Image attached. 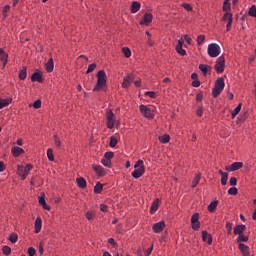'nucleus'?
Instances as JSON below:
<instances>
[{
  "label": "nucleus",
  "instance_id": "1",
  "mask_svg": "<svg viewBox=\"0 0 256 256\" xmlns=\"http://www.w3.org/2000/svg\"><path fill=\"white\" fill-rule=\"evenodd\" d=\"M105 87H107V74L105 70H100L97 73V83L93 88V91H105Z\"/></svg>",
  "mask_w": 256,
  "mask_h": 256
},
{
  "label": "nucleus",
  "instance_id": "2",
  "mask_svg": "<svg viewBox=\"0 0 256 256\" xmlns=\"http://www.w3.org/2000/svg\"><path fill=\"white\" fill-rule=\"evenodd\" d=\"M134 179H139L145 175V163L143 160H137L134 164V171L132 172Z\"/></svg>",
  "mask_w": 256,
  "mask_h": 256
},
{
  "label": "nucleus",
  "instance_id": "3",
  "mask_svg": "<svg viewBox=\"0 0 256 256\" xmlns=\"http://www.w3.org/2000/svg\"><path fill=\"white\" fill-rule=\"evenodd\" d=\"M223 89H225V79L218 78L215 82L214 88L212 89V97H219V95L223 93Z\"/></svg>",
  "mask_w": 256,
  "mask_h": 256
},
{
  "label": "nucleus",
  "instance_id": "4",
  "mask_svg": "<svg viewBox=\"0 0 256 256\" xmlns=\"http://www.w3.org/2000/svg\"><path fill=\"white\" fill-rule=\"evenodd\" d=\"M139 109L140 113L143 115V117H145V119L151 120L155 118V112L147 105L141 104Z\"/></svg>",
  "mask_w": 256,
  "mask_h": 256
},
{
  "label": "nucleus",
  "instance_id": "5",
  "mask_svg": "<svg viewBox=\"0 0 256 256\" xmlns=\"http://www.w3.org/2000/svg\"><path fill=\"white\" fill-rule=\"evenodd\" d=\"M33 169V165L27 164L26 167L19 165L17 167V173L18 175L25 181L27 179V175H29V172Z\"/></svg>",
  "mask_w": 256,
  "mask_h": 256
},
{
  "label": "nucleus",
  "instance_id": "6",
  "mask_svg": "<svg viewBox=\"0 0 256 256\" xmlns=\"http://www.w3.org/2000/svg\"><path fill=\"white\" fill-rule=\"evenodd\" d=\"M221 53V47H219V44L212 43L208 45V55L211 57H219V54Z\"/></svg>",
  "mask_w": 256,
  "mask_h": 256
},
{
  "label": "nucleus",
  "instance_id": "7",
  "mask_svg": "<svg viewBox=\"0 0 256 256\" xmlns=\"http://www.w3.org/2000/svg\"><path fill=\"white\" fill-rule=\"evenodd\" d=\"M106 125L108 129H113L115 127V114L113 113V110H108L106 112Z\"/></svg>",
  "mask_w": 256,
  "mask_h": 256
},
{
  "label": "nucleus",
  "instance_id": "8",
  "mask_svg": "<svg viewBox=\"0 0 256 256\" xmlns=\"http://www.w3.org/2000/svg\"><path fill=\"white\" fill-rule=\"evenodd\" d=\"M191 227L193 231H199L201 229V222L199 221V213H194L191 217Z\"/></svg>",
  "mask_w": 256,
  "mask_h": 256
},
{
  "label": "nucleus",
  "instance_id": "9",
  "mask_svg": "<svg viewBox=\"0 0 256 256\" xmlns=\"http://www.w3.org/2000/svg\"><path fill=\"white\" fill-rule=\"evenodd\" d=\"M222 21H227L226 31L229 33V31H231V25H233V14L231 12H225Z\"/></svg>",
  "mask_w": 256,
  "mask_h": 256
},
{
  "label": "nucleus",
  "instance_id": "10",
  "mask_svg": "<svg viewBox=\"0 0 256 256\" xmlns=\"http://www.w3.org/2000/svg\"><path fill=\"white\" fill-rule=\"evenodd\" d=\"M92 168L97 177H105V175H107V170L101 165L93 164Z\"/></svg>",
  "mask_w": 256,
  "mask_h": 256
},
{
  "label": "nucleus",
  "instance_id": "11",
  "mask_svg": "<svg viewBox=\"0 0 256 256\" xmlns=\"http://www.w3.org/2000/svg\"><path fill=\"white\" fill-rule=\"evenodd\" d=\"M165 227H167L165 221H160L153 224L152 231L154 233H162L165 230Z\"/></svg>",
  "mask_w": 256,
  "mask_h": 256
},
{
  "label": "nucleus",
  "instance_id": "12",
  "mask_svg": "<svg viewBox=\"0 0 256 256\" xmlns=\"http://www.w3.org/2000/svg\"><path fill=\"white\" fill-rule=\"evenodd\" d=\"M183 45H185V40H183V38H180L178 40V44L176 45V51L179 55L185 56L187 55V51L183 49Z\"/></svg>",
  "mask_w": 256,
  "mask_h": 256
},
{
  "label": "nucleus",
  "instance_id": "13",
  "mask_svg": "<svg viewBox=\"0 0 256 256\" xmlns=\"http://www.w3.org/2000/svg\"><path fill=\"white\" fill-rule=\"evenodd\" d=\"M133 79V74H129L128 76L124 77L122 82L123 89H129V87H131V83H133Z\"/></svg>",
  "mask_w": 256,
  "mask_h": 256
},
{
  "label": "nucleus",
  "instance_id": "14",
  "mask_svg": "<svg viewBox=\"0 0 256 256\" xmlns=\"http://www.w3.org/2000/svg\"><path fill=\"white\" fill-rule=\"evenodd\" d=\"M226 171H239V169H243V162H234L230 166H226Z\"/></svg>",
  "mask_w": 256,
  "mask_h": 256
},
{
  "label": "nucleus",
  "instance_id": "15",
  "mask_svg": "<svg viewBox=\"0 0 256 256\" xmlns=\"http://www.w3.org/2000/svg\"><path fill=\"white\" fill-rule=\"evenodd\" d=\"M153 22V14L145 13L142 20L140 21V25H149Z\"/></svg>",
  "mask_w": 256,
  "mask_h": 256
},
{
  "label": "nucleus",
  "instance_id": "16",
  "mask_svg": "<svg viewBox=\"0 0 256 256\" xmlns=\"http://www.w3.org/2000/svg\"><path fill=\"white\" fill-rule=\"evenodd\" d=\"M202 241L204 243H208L209 245L213 244V236L211 234H208L207 231H202Z\"/></svg>",
  "mask_w": 256,
  "mask_h": 256
},
{
  "label": "nucleus",
  "instance_id": "17",
  "mask_svg": "<svg viewBox=\"0 0 256 256\" xmlns=\"http://www.w3.org/2000/svg\"><path fill=\"white\" fill-rule=\"evenodd\" d=\"M161 203V199L156 198L150 207V214L154 215V213H157V210L159 209V204Z\"/></svg>",
  "mask_w": 256,
  "mask_h": 256
},
{
  "label": "nucleus",
  "instance_id": "18",
  "mask_svg": "<svg viewBox=\"0 0 256 256\" xmlns=\"http://www.w3.org/2000/svg\"><path fill=\"white\" fill-rule=\"evenodd\" d=\"M238 249L242 253L243 256H249L250 255L249 246L245 245L244 243H240L238 245Z\"/></svg>",
  "mask_w": 256,
  "mask_h": 256
},
{
  "label": "nucleus",
  "instance_id": "19",
  "mask_svg": "<svg viewBox=\"0 0 256 256\" xmlns=\"http://www.w3.org/2000/svg\"><path fill=\"white\" fill-rule=\"evenodd\" d=\"M246 226L244 224H239L234 227L233 233L234 235H243L245 232Z\"/></svg>",
  "mask_w": 256,
  "mask_h": 256
},
{
  "label": "nucleus",
  "instance_id": "20",
  "mask_svg": "<svg viewBox=\"0 0 256 256\" xmlns=\"http://www.w3.org/2000/svg\"><path fill=\"white\" fill-rule=\"evenodd\" d=\"M31 81L33 82H38V83H43V74H41V72L37 71L34 72L31 76Z\"/></svg>",
  "mask_w": 256,
  "mask_h": 256
},
{
  "label": "nucleus",
  "instance_id": "21",
  "mask_svg": "<svg viewBox=\"0 0 256 256\" xmlns=\"http://www.w3.org/2000/svg\"><path fill=\"white\" fill-rule=\"evenodd\" d=\"M218 173L221 175V185H227V181L229 180V173L224 172L223 170H219Z\"/></svg>",
  "mask_w": 256,
  "mask_h": 256
},
{
  "label": "nucleus",
  "instance_id": "22",
  "mask_svg": "<svg viewBox=\"0 0 256 256\" xmlns=\"http://www.w3.org/2000/svg\"><path fill=\"white\" fill-rule=\"evenodd\" d=\"M11 151H12L13 157H19L20 155H22V153H25V150H23V148L19 146L12 147Z\"/></svg>",
  "mask_w": 256,
  "mask_h": 256
},
{
  "label": "nucleus",
  "instance_id": "23",
  "mask_svg": "<svg viewBox=\"0 0 256 256\" xmlns=\"http://www.w3.org/2000/svg\"><path fill=\"white\" fill-rule=\"evenodd\" d=\"M139 9H141V3L138 1H133L130 8L131 13H137Z\"/></svg>",
  "mask_w": 256,
  "mask_h": 256
},
{
  "label": "nucleus",
  "instance_id": "24",
  "mask_svg": "<svg viewBox=\"0 0 256 256\" xmlns=\"http://www.w3.org/2000/svg\"><path fill=\"white\" fill-rule=\"evenodd\" d=\"M76 183L80 189H85V187H87V180H85L83 177L77 178Z\"/></svg>",
  "mask_w": 256,
  "mask_h": 256
},
{
  "label": "nucleus",
  "instance_id": "25",
  "mask_svg": "<svg viewBox=\"0 0 256 256\" xmlns=\"http://www.w3.org/2000/svg\"><path fill=\"white\" fill-rule=\"evenodd\" d=\"M13 99L7 98V99H1L0 98V109H3V107H8V105H11Z\"/></svg>",
  "mask_w": 256,
  "mask_h": 256
},
{
  "label": "nucleus",
  "instance_id": "26",
  "mask_svg": "<svg viewBox=\"0 0 256 256\" xmlns=\"http://www.w3.org/2000/svg\"><path fill=\"white\" fill-rule=\"evenodd\" d=\"M217 205H219V201H218V200L212 201V202L208 205V211H209V213L215 212V209H217Z\"/></svg>",
  "mask_w": 256,
  "mask_h": 256
},
{
  "label": "nucleus",
  "instance_id": "27",
  "mask_svg": "<svg viewBox=\"0 0 256 256\" xmlns=\"http://www.w3.org/2000/svg\"><path fill=\"white\" fill-rule=\"evenodd\" d=\"M7 53H5V51L0 48V61L2 62L3 65H7Z\"/></svg>",
  "mask_w": 256,
  "mask_h": 256
},
{
  "label": "nucleus",
  "instance_id": "28",
  "mask_svg": "<svg viewBox=\"0 0 256 256\" xmlns=\"http://www.w3.org/2000/svg\"><path fill=\"white\" fill-rule=\"evenodd\" d=\"M249 241V237L245 234H240L237 238L238 245H241V243H247Z\"/></svg>",
  "mask_w": 256,
  "mask_h": 256
},
{
  "label": "nucleus",
  "instance_id": "29",
  "mask_svg": "<svg viewBox=\"0 0 256 256\" xmlns=\"http://www.w3.org/2000/svg\"><path fill=\"white\" fill-rule=\"evenodd\" d=\"M231 0H224L223 2V7H222V11H224V13H227V11H231Z\"/></svg>",
  "mask_w": 256,
  "mask_h": 256
},
{
  "label": "nucleus",
  "instance_id": "30",
  "mask_svg": "<svg viewBox=\"0 0 256 256\" xmlns=\"http://www.w3.org/2000/svg\"><path fill=\"white\" fill-rule=\"evenodd\" d=\"M76 63H82V65H87V63H89V58H87V56L85 55H80L77 58Z\"/></svg>",
  "mask_w": 256,
  "mask_h": 256
},
{
  "label": "nucleus",
  "instance_id": "31",
  "mask_svg": "<svg viewBox=\"0 0 256 256\" xmlns=\"http://www.w3.org/2000/svg\"><path fill=\"white\" fill-rule=\"evenodd\" d=\"M42 223L41 218L37 217L35 220V233H39L41 231Z\"/></svg>",
  "mask_w": 256,
  "mask_h": 256
},
{
  "label": "nucleus",
  "instance_id": "32",
  "mask_svg": "<svg viewBox=\"0 0 256 256\" xmlns=\"http://www.w3.org/2000/svg\"><path fill=\"white\" fill-rule=\"evenodd\" d=\"M158 140L162 143V144H165V143H169L171 141V136H169V134H164L162 136H160L158 138Z\"/></svg>",
  "mask_w": 256,
  "mask_h": 256
},
{
  "label": "nucleus",
  "instance_id": "33",
  "mask_svg": "<svg viewBox=\"0 0 256 256\" xmlns=\"http://www.w3.org/2000/svg\"><path fill=\"white\" fill-rule=\"evenodd\" d=\"M199 181H201V174H196L192 181V185H191L192 189H195V187L199 185Z\"/></svg>",
  "mask_w": 256,
  "mask_h": 256
},
{
  "label": "nucleus",
  "instance_id": "34",
  "mask_svg": "<svg viewBox=\"0 0 256 256\" xmlns=\"http://www.w3.org/2000/svg\"><path fill=\"white\" fill-rule=\"evenodd\" d=\"M241 107H242V104L239 103L237 105V107L232 111V113H231L232 119H235V117H237V115H239V113H241Z\"/></svg>",
  "mask_w": 256,
  "mask_h": 256
},
{
  "label": "nucleus",
  "instance_id": "35",
  "mask_svg": "<svg viewBox=\"0 0 256 256\" xmlns=\"http://www.w3.org/2000/svg\"><path fill=\"white\" fill-rule=\"evenodd\" d=\"M39 203L43 206V209H47V211L51 210V206L47 205V202L45 201V197L40 196L39 197Z\"/></svg>",
  "mask_w": 256,
  "mask_h": 256
},
{
  "label": "nucleus",
  "instance_id": "36",
  "mask_svg": "<svg viewBox=\"0 0 256 256\" xmlns=\"http://www.w3.org/2000/svg\"><path fill=\"white\" fill-rule=\"evenodd\" d=\"M103 191V184L101 182H97L96 185L94 186V193L97 195L101 194Z\"/></svg>",
  "mask_w": 256,
  "mask_h": 256
},
{
  "label": "nucleus",
  "instance_id": "37",
  "mask_svg": "<svg viewBox=\"0 0 256 256\" xmlns=\"http://www.w3.org/2000/svg\"><path fill=\"white\" fill-rule=\"evenodd\" d=\"M19 79H21V81H24V79H27V68L26 67H22V69L19 71Z\"/></svg>",
  "mask_w": 256,
  "mask_h": 256
},
{
  "label": "nucleus",
  "instance_id": "38",
  "mask_svg": "<svg viewBox=\"0 0 256 256\" xmlns=\"http://www.w3.org/2000/svg\"><path fill=\"white\" fill-rule=\"evenodd\" d=\"M122 53L124 54V56L129 59V57H131V49L129 47H123L122 48Z\"/></svg>",
  "mask_w": 256,
  "mask_h": 256
},
{
  "label": "nucleus",
  "instance_id": "39",
  "mask_svg": "<svg viewBox=\"0 0 256 256\" xmlns=\"http://www.w3.org/2000/svg\"><path fill=\"white\" fill-rule=\"evenodd\" d=\"M117 143H119V140H117V138L115 136H112L110 138L109 146L112 148H115V147H117Z\"/></svg>",
  "mask_w": 256,
  "mask_h": 256
},
{
  "label": "nucleus",
  "instance_id": "40",
  "mask_svg": "<svg viewBox=\"0 0 256 256\" xmlns=\"http://www.w3.org/2000/svg\"><path fill=\"white\" fill-rule=\"evenodd\" d=\"M102 165H104V167H108V169H111L112 167V163L111 160H108L106 158L101 160Z\"/></svg>",
  "mask_w": 256,
  "mask_h": 256
},
{
  "label": "nucleus",
  "instance_id": "41",
  "mask_svg": "<svg viewBox=\"0 0 256 256\" xmlns=\"http://www.w3.org/2000/svg\"><path fill=\"white\" fill-rule=\"evenodd\" d=\"M250 17H256V6L252 5L248 11Z\"/></svg>",
  "mask_w": 256,
  "mask_h": 256
},
{
  "label": "nucleus",
  "instance_id": "42",
  "mask_svg": "<svg viewBox=\"0 0 256 256\" xmlns=\"http://www.w3.org/2000/svg\"><path fill=\"white\" fill-rule=\"evenodd\" d=\"M145 95L150 97V99H157V93L155 91H147L145 92Z\"/></svg>",
  "mask_w": 256,
  "mask_h": 256
},
{
  "label": "nucleus",
  "instance_id": "43",
  "mask_svg": "<svg viewBox=\"0 0 256 256\" xmlns=\"http://www.w3.org/2000/svg\"><path fill=\"white\" fill-rule=\"evenodd\" d=\"M199 69L203 75H207L209 71V67L207 65H199Z\"/></svg>",
  "mask_w": 256,
  "mask_h": 256
},
{
  "label": "nucleus",
  "instance_id": "44",
  "mask_svg": "<svg viewBox=\"0 0 256 256\" xmlns=\"http://www.w3.org/2000/svg\"><path fill=\"white\" fill-rule=\"evenodd\" d=\"M205 42V35H198L197 36V45L201 46Z\"/></svg>",
  "mask_w": 256,
  "mask_h": 256
},
{
  "label": "nucleus",
  "instance_id": "45",
  "mask_svg": "<svg viewBox=\"0 0 256 256\" xmlns=\"http://www.w3.org/2000/svg\"><path fill=\"white\" fill-rule=\"evenodd\" d=\"M18 239H19V236L16 233L10 234V237H9L10 242L16 243Z\"/></svg>",
  "mask_w": 256,
  "mask_h": 256
},
{
  "label": "nucleus",
  "instance_id": "46",
  "mask_svg": "<svg viewBox=\"0 0 256 256\" xmlns=\"http://www.w3.org/2000/svg\"><path fill=\"white\" fill-rule=\"evenodd\" d=\"M47 157H48L49 161H54L55 156L53 155V149L49 148L47 150Z\"/></svg>",
  "mask_w": 256,
  "mask_h": 256
},
{
  "label": "nucleus",
  "instance_id": "47",
  "mask_svg": "<svg viewBox=\"0 0 256 256\" xmlns=\"http://www.w3.org/2000/svg\"><path fill=\"white\" fill-rule=\"evenodd\" d=\"M113 157H115V153L114 152H106L104 154V159H108V161H111L113 159Z\"/></svg>",
  "mask_w": 256,
  "mask_h": 256
},
{
  "label": "nucleus",
  "instance_id": "48",
  "mask_svg": "<svg viewBox=\"0 0 256 256\" xmlns=\"http://www.w3.org/2000/svg\"><path fill=\"white\" fill-rule=\"evenodd\" d=\"M180 7H183L186 11H193V6L189 3H182L180 4Z\"/></svg>",
  "mask_w": 256,
  "mask_h": 256
},
{
  "label": "nucleus",
  "instance_id": "49",
  "mask_svg": "<svg viewBox=\"0 0 256 256\" xmlns=\"http://www.w3.org/2000/svg\"><path fill=\"white\" fill-rule=\"evenodd\" d=\"M226 231H228V235H231L232 231H233V223L231 222H226Z\"/></svg>",
  "mask_w": 256,
  "mask_h": 256
},
{
  "label": "nucleus",
  "instance_id": "50",
  "mask_svg": "<svg viewBox=\"0 0 256 256\" xmlns=\"http://www.w3.org/2000/svg\"><path fill=\"white\" fill-rule=\"evenodd\" d=\"M239 193V190L236 187H231L228 190V195H237Z\"/></svg>",
  "mask_w": 256,
  "mask_h": 256
},
{
  "label": "nucleus",
  "instance_id": "51",
  "mask_svg": "<svg viewBox=\"0 0 256 256\" xmlns=\"http://www.w3.org/2000/svg\"><path fill=\"white\" fill-rule=\"evenodd\" d=\"M216 65H225V56H220L218 57L217 61H216Z\"/></svg>",
  "mask_w": 256,
  "mask_h": 256
},
{
  "label": "nucleus",
  "instance_id": "52",
  "mask_svg": "<svg viewBox=\"0 0 256 256\" xmlns=\"http://www.w3.org/2000/svg\"><path fill=\"white\" fill-rule=\"evenodd\" d=\"M2 252L4 253V255H11V247L3 246Z\"/></svg>",
  "mask_w": 256,
  "mask_h": 256
},
{
  "label": "nucleus",
  "instance_id": "53",
  "mask_svg": "<svg viewBox=\"0 0 256 256\" xmlns=\"http://www.w3.org/2000/svg\"><path fill=\"white\" fill-rule=\"evenodd\" d=\"M94 217H95V212L93 211L86 212V218L88 219V221H91V219H93Z\"/></svg>",
  "mask_w": 256,
  "mask_h": 256
},
{
  "label": "nucleus",
  "instance_id": "54",
  "mask_svg": "<svg viewBox=\"0 0 256 256\" xmlns=\"http://www.w3.org/2000/svg\"><path fill=\"white\" fill-rule=\"evenodd\" d=\"M215 70L217 73H223L225 71V65H216Z\"/></svg>",
  "mask_w": 256,
  "mask_h": 256
},
{
  "label": "nucleus",
  "instance_id": "55",
  "mask_svg": "<svg viewBox=\"0 0 256 256\" xmlns=\"http://www.w3.org/2000/svg\"><path fill=\"white\" fill-rule=\"evenodd\" d=\"M100 211H102V213H107L109 211V206H107V204H101Z\"/></svg>",
  "mask_w": 256,
  "mask_h": 256
},
{
  "label": "nucleus",
  "instance_id": "56",
  "mask_svg": "<svg viewBox=\"0 0 256 256\" xmlns=\"http://www.w3.org/2000/svg\"><path fill=\"white\" fill-rule=\"evenodd\" d=\"M11 10V6L10 5H6L3 9V16L7 17V13H9V11Z\"/></svg>",
  "mask_w": 256,
  "mask_h": 256
},
{
  "label": "nucleus",
  "instance_id": "57",
  "mask_svg": "<svg viewBox=\"0 0 256 256\" xmlns=\"http://www.w3.org/2000/svg\"><path fill=\"white\" fill-rule=\"evenodd\" d=\"M229 183H230L231 187H235L237 185V179L235 177H231L229 179Z\"/></svg>",
  "mask_w": 256,
  "mask_h": 256
},
{
  "label": "nucleus",
  "instance_id": "58",
  "mask_svg": "<svg viewBox=\"0 0 256 256\" xmlns=\"http://www.w3.org/2000/svg\"><path fill=\"white\" fill-rule=\"evenodd\" d=\"M33 107H34V109H41V100H36L33 103Z\"/></svg>",
  "mask_w": 256,
  "mask_h": 256
},
{
  "label": "nucleus",
  "instance_id": "59",
  "mask_svg": "<svg viewBox=\"0 0 256 256\" xmlns=\"http://www.w3.org/2000/svg\"><path fill=\"white\" fill-rule=\"evenodd\" d=\"M183 41H186L188 45H191L193 40L191 39V37H189V35L185 34Z\"/></svg>",
  "mask_w": 256,
  "mask_h": 256
},
{
  "label": "nucleus",
  "instance_id": "60",
  "mask_svg": "<svg viewBox=\"0 0 256 256\" xmlns=\"http://www.w3.org/2000/svg\"><path fill=\"white\" fill-rule=\"evenodd\" d=\"M35 253H37V250H35V248L30 247V248L28 249V255H29V256H35Z\"/></svg>",
  "mask_w": 256,
  "mask_h": 256
},
{
  "label": "nucleus",
  "instance_id": "61",
  "mask_svg": "<svg viewBox=\"0 0 256 256\" xmlns=\"http://www.w3.org/2000/svg\"><path fill=\"white\" fill-rule=\"evenodd\" d=\"M196 114L198 117H203V106L198 107Z\"/></svg>",
  "mask_w": 256,
  "mask_h": 256
},
{
  "label": "nucleus",
  "instance_id": "62",
  "mask_svg": "<svg viewBox=\"0 0 256 256\" xmlns=\"http://www.w3.org/2000/svg\"><path fill=\"white\" fill-rule=\"evenodd\" d=\"M54 143L56 147H61V140H59V137L54 136Z\"/></svg>",
  "mask_w": 256,
  "mask_h": 256
},
{
  "label": "nucleus",
  "instance_id": "63",
  "mask_svg": "<svg viewBox=\"0 0 256 256\" xmlns=\"http://www.w3.org/2000/svg\"><path fill=\"white\" fill-rule=\"evenodd\" d=\"M200 86H201V82L199 80L192 81V87H200Z\"/></svg>",
  "mask_w": 256,
  "mask_h": 256
},
{
  "label": "nucleus",
  "instance_id": "64",
  "mask_svg": "<svg viewBox=\"0 0 256 256\" xmlns=\"http://www.w3.org/2000/svg\"><path fill=\"white\" fill-rule=\"evenodd\" d=\"M151 253H153V244L151 245L150 248H148V249L146 250V256L151 255Z\"/></svg>",
  "mask_w": 256,
  "mask_h": 256
}]
</instances>
